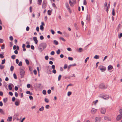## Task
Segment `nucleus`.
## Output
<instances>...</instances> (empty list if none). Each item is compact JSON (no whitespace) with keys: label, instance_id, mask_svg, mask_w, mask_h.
I'll use <instances>...</instances> for the list:
<instances>
[{"label":"nucleus","instance_id":"obj_11","mask_svg":"<svg viewBox=\"0 0 122 122\" xmlns=\"http://www.w3.org/2000/svg\"><path fill=\"white\" fill-rule=\"evenodd\" d=\"M105 120H107L110 121L111 120V118L110 117H108L107 116H105L104 117Z\"/></svg>","mask_w":122,"mask_h":122},{"label":"nucleus","instance_id":"obj_27","mask_svg":"<svg viewBox=\"0 0 122 122\" xmlns=\"http://www.w3.org/2000/svg\"><path fill=\"white\" fill-rule=\"evenodd\" d=\"M16 56L15 55H12L11 56V58L13 59H15V58Z\"/></svg>","mask_w":122,"mask_h":122},{"label":"nucleus","instance_id":"obj_5","mask_svg":"<svg viewBox=\"0 0 122 122\" xmlns=\"http://www.w3.org/2000/svg\"><path fill=\"white\" fill-rule=\"evenodd\" d=\"M107 4L106 2L105 3L104 5V7L105 9L106 10L107 13L108 12V9H109V8H108V6H107Z\"/></svg>","mask_w":122,"mask_h":122},{"label":"nucleus","instance_id":"obj_7","mask_svg":"<svg viewBox=\"0 0 122 122\" xmlns=\"http://www.w3.org/2000/svg\"><path fill=\"white\" fill-rule=\"evenodd\" d=\"M97 111L96 109L93 108L91 110V112L92 114H94L96 113Z\"/></svg>","mask_w":122,"mask_h":122},{"label":"nucleus","instance_id":"obj_26","mask_svg":"<svg viewBox=\"0 0 122 122\" xmlns=\"http://www.w3.org/2000/svg\"><path fill=\"white\" fill-rule=\"evenodd\" d=\"M12 117L11 116L10 117H9L8 119L7 120H8L9 119V121H11L12 120Z\"/></svg>","mask_w":122,"mask_h":122},{"label":"nucleus","instance_id":"obj_30","mask_svg":"<svg viewBox=\"0 0 122 122\" xmlns=\"http://www.w3.org/2000/svg\"><path fill=\"white\" fill-rule=\"evenodd\" d=\"M47 13L49 15H51V11L50 10H48L47 11Z\"/></svg>","mask_w":122,"mask_h":122},{"label":"nucleus","instance_id":"obj_62","mask_svg":"<svg viewBox=\"0 0 122 122\" xmlns=\"http://www.w3.org/2000/svg\"><path fill=\"white\" fill-rule=\"evenodd\" d=\"M15 98L14 97H13L12 98V101L13 102H14L15 101Z\"/></svg>","mask_w":122,"mask_h":122},{"label":"nucleus","instance_id":"obj_23","mask_svg":"<svg viewBox=\"0 0 122 122\" xmlns=\"http://www.w3.org/2000/svg\"><path fill=\"white\" fill-rule=\"evenodd\" d=\"M14 69V67L13 66H11L10 68V70L11 71H13Z\"/></svg>","mask_w":122,"mask_h":122},{"label":"nucleus","instance_id":"obj_47","mask_svg":"<svg viewBox=\"0 0 122 122\" xmlns=\"http://www.w3.org/2000/svg\"><path fill=\"white\" fill-rule=\"evenodd\" d=\"M67 10H68L69 12L71 13V10L70 9V7H69L68 8H67Z\"/></svg>","mask_w":122,"mask_h":122},{"label":"nucleus","instance_id":"obj_57","mask_svg":"<svg viewBox=\"0 0 122 122\" xmlns=\"http://www.w3.org/2000/svg\"><path fill=\"white\" fill-rule=\"evenodd\" d=\"M119 112L121 115H122V108L119 110Z\"/></svg>","mask_w":122,"mask_h":122},{"label":"nucleus","instance_id":"obj_55","mask_svg":"<svg viewBox=\"0 0 122 122\" xmlns=\"http://www.w3.org/2000/svg\"><path fill=\"white\" fill-rule=\"evenodd\" d=\"M52 72L55 74L56 73V70L55 69H53V70L52 71Z\"/></svg>","mask_w":122,"mask_h":122},{"label":"nucleus","instance_id":"obj_63","mask_svg":"<svg viewBox=\"0 0 122 122\" xmlns=\"http://www.w3.org/2000/svg\"><path fill=\"white\" fill-rule=\"evenodd\" d=\"M87 3L86 0H84L83 1V4L84 5H86V4Z\"/></svg>","mask_w":122,"mask_h":122},{"label":"nucleus","instance_id":"obj_38","mask_svg":"<svg viewBox=\"0 0 122 122\" xmlns=\"http://www.w3.org/2000/svg\"><path fill=\"white\" fill-rule=\"evenodd\" d=\"M69 0V4H70V5L71 6H73L72 3L71 2V1L70 0Z\"/></svg>","mask_w":122,"mask_h":122},{"label":"nucleus","instance_id":"obj_2","mask_svg":"<svg viewBox=\"0 0 122 122\" xmlns=\"http://www.w3.org/2000/svg\"><path fill=\"white\" fill-rule=\"evenodd\" d=\"M99 87L101 89H105L107 88V86H105L104 83H101Z\"/></svg>","mask_w":122,"mask_h":122},{"label":"nucleus","instance_id":"obj_33","mask_svg":"<svg viewBox=\"0 0 122 122\" xmlns=\"http://www.w3.org/2000/svg\"><path fill=\"white\" fill-rule=\"evenodd\" d=\"M25 61L26 64L27 65H29V61L27 59H26Z\"/></svg>","mask_w":122,"mask_h":122},{"label":"nucleus","instance_id":"obj_15","mask_svg":"<svg viewBox=\"0 0 122 122\" xmlns=\"http://www.w3.org/2000/svg\"><path fill=\"white\" fill-rule=\"evenodd\" d=\"M25 45L24 44H23L22 45V47L23 48V51H25L26 50L25 48Z\"/></svg>","mask_w":122,"mask_h":122},{"label":"nucleus","instance_id":"obj_39","mask_svg":"<svg viewBox=\"0 0 122 122\" xmlns=\"http://www.w3.org/2000/svg\"><path fill=\"white\" fill-rule=\"evenodd\" d=\"M13 76H14V78L15 79H17V77L16 76V74H15V73H14V74Z\"/></svg>","mask_w":122,"mask_h":122},{"label":"nucleus","instance_id":"obj_6","mask_svg":"<svg viewBox=\"0 0 122 122\" xmlns=\"http://www.w3.org/2000/svg\"><path fill=\"white\" fill-rule=\"evenodd\" d=\"M46 68L47 69V73L48 74H51V70L52 69L51 68H49V66H46Z\"/></svg>","mask_w":122,"mask_h":122},{"label":"nucleus","instance_id":"obj_3","mask_svg":"<svg viewBox=\"0 0 122 122\" xmlns=\"http://www.w3.org/2000/svg\"><path fill=\"white\" fill-rule=\"evenodd\" d=\"M99 68L102 72H104L106 70V68L102 65H101L99 66Z\"/></svg>","mask_w":122,"mask_h":122},{"label":"nucleus","instance_id":"obj_31","mask_svg":"<svg viewBox=\"0 0 122 122\" xmlns=\"http://www.w3.org/2000/svg\"><path fill=\"white\" fill-rule=\"evenodd\" d=\"M5 59H4L2 61L1 64H4L5 63Z\"/></svg>","mask_w":122,"mask_h":122},{"label":"nucleus","instance_id":"obj_8","mask_svg":"<svg viewBox=\"0 0 122 122\" xmlns=\"http://www.w3.org/2000/svg\"><path fill=\"white\" fill-rule=\"evenodd\" d=\"M122 118V116L120 115H118L116 118V120L117 121H119Z\"/></svg>","mask_w":122,"mask_h":122},{"label":"nucleus","instance_id":"obj_40","mask_svg":"<svg viewBox=\"0 0 122 122\" xmlns=\"http://www.w3.org/2000/svg\"><path fill=\"white\" fill-rule=\"evenodd\" d=\"M40 29L42 30H43L44 29V27L42 25H41L40 27Z\"/></svg>","mask_w":122,"mask_h":122},{"label":"nucleus","instance_id":"obj_14","mask_svg":"<svg viewBox=\"0 0 122 122\" xmlns=\"http://www.w3.org/2000/svg\"><path fill=\"white\" fill-rule=\"evenodd\" d=\"M13 84L12 83L9 84L8 86V88L10 90H11L12 89V86L13 85Z\"/></svg>","mask_w":122,"mask_h":122},{"label":"nucleus","instance_id":"obj_51","mask_svg":"<svg viewBox=\"0 0 122 122\" xmlns=\"http://www.w3.org/2000/svg\"><path fill=\"white\" fill-rule=\"evenodd\" d=\"M49 58L48 56H46L45 57V59L46 60H47Z\"/></svg>","mask_w":122,"mask_h":122},{"label":"nucleus","instance_id":"obj_19","mask_svg":"<svg viewBox=\"0 0 122 122\" xmlns=\"http://www.w3.org/2000/svg\"><path fill=\"white\" fill-rule=\"evenodd\" d=\"M44 107L43 106L41 107L39 109V111H42L44 110Z\"/></svg>","mask_w":122,"mask_h":122},{"label":"nucleus","instance_id":"obj_22","mask_svg":"<svg viewBox=\"0 0 122 122\" xmlns=\"http://www.w3.org/2000/svg\"><path fill=\"white\" fill-rule=\"evenodd\" d=\"M94 58L96 59H98L99 58V56L98 55H96L94 57Z\"/></svg>","mask_w":122,"mask_h":122},{"label":"nucleus","instance_id":"obj_12","mask_svg":"<svg viewBox=\"0 0 122 122\" xmlns=\"http://www.w3.org/2000/svg\"><path fill=\"white\" fill-rule=\"evenodd\" d=\"M104 99L106 100H107L109 98V96L107 95H104Z\"/></svg>","mask_w":122,"mask_h":122},{"label":"nucleus","instance_id":"obj_37","mask_svg":"<svg viewBox=\"0 0 122 122\" xmlns=\"http://www.w3.org/2000/svg\"><path fill=\"white\" fill-rule=\"evenodd\" d=\"M61 75H59L58 78V81H59L60 79H61Z\"/></svg>","mask_w":122,"mask_h":122},{"label":"nucleus","instance_id":"obj_18","mask_svg":"<svg viewBox=\"0 0 122 122\" xmlns=\"http://www.w3.org/2000/svg\"><path fill=\"white\" fill-rule=\"evenodd\" d=\"M54 44L56 45H58V42L56 40H55L54 41Z\"/></svg>","mask_w":122,"mask_h":122},{"label":"nucleus","instance_id":"obj_36","mask_svg":"<svg viewBox=\"0 0 122 122\" xmlns=\"http://www.w3.org/2000/svg\"><path fill=\"white\" fill-rule=\"evenodd\" d=\"M52 6L53 7H54V8L56 9L57 7L56 6L55 4L54 3H53L52 4Z\"/></svg>","mask_w":122,"mask_h":122},{"label":"nucleus","instance_id":"obj_56","mask_svg":"<svg viewBox=\"0 0 122 122\" xmlns=\"http://www.w3.org/2000/svg\"><path fill=\"white\" fill-rule=\"evenodd\" d=\"M51 92V91L50 89H49L48 90L47 92L48 94H50Z\"/></svg>","mask_w":122,"mask_h":122},{"label":"nucleus","instance_id":"obj_20","mask_svg":"<svg viewBox=\"0 0 122 122\" xmlns=\"http://www.w3.org/2000/svg\"><path fill=\"white\" fill-rule=\"evenodd\" d=\"M3 101L4 102L6 103L7 101V98H4L3 99Z\"/></svg>","mask_w":122,"mask_h":122},{"label":"nucleus","instance_id":"obj_59","mask_svg":"<svg viewBox=\"0 0 122 122\" xmlns=\"http://www.w3.org/2000/svg\"><path fill=\"white\" fill-rule=\"evenodd\" d=\"M10 40L11 41H12L13 40V38L12 36H10Z\"/></svg>","mask_w":122,"mask_h":122},{"label":"nucleus","instance_id":"obj_61","mask_svg":"<svg viewBox=\"0 0 122 122\" xmlns=\"http://www.w3.org/2000/svg\"><path fill=\"white\" fill-rule=\"evenodd\" d=\"M30 84H28L27 85V87L28 88H30Z\"/></svg>","mask_w":122,"mask_h":122},{"label":"nucleus","instance_id":"obj_35","mask_svg":"<svg viewBox=\"0 0 122 122\" xmlns=\"http://www.w3.org/2000/svg\"><path fill=\"white\" fill-rule=\"evenodd\" d=\"M15 104L16 106H18L19 105V104L18 102L16 101L15 102Z\"/></svg>","mask_w":122,"mask_h":122},{"label":"nucleus","instance_id":"obj_9","mask_svg":"<svg viewBox=\"0 0 122 122\" xmlns=\"http://www.w3.org/2000/svg\"><path fill=\"white\" fill-rule=\"evenodd\" d=\"M95 120L96 122H99L101 120V118L100 117H96L95 118Z\"/></svg>","mask_w":122,"mask_h":122},{"label":"nucleus","instance_id":"obj_21","mask_svg":"<svg viewBox=\"0 0 122 122\" xmlns=\"http://www.w3.org/2000/svg\"><path fill=\"white\" fill-rule=\"evenodd\" d=\"M78 51L79 52H81L83 51V49L82 48H79V49L78 50Z\"/></svg>","mask_w":122,"mask_h":122},{"label":"nucleus","instance_id":"obj_16","mask_svg":"<svg viewBox=\"0 0 122 122\" xmlns=\"http://www.w3.org/2000/svg\"><path fill=\"white\" fill-rule=\"evenodd\" d=\"M113 68V66L111 65H109L108 67V70H111Z\"/></svg>","mask_w":122,"mask_h":122},{"label":"nucleus","instance_id":"obj_41","mask_svg":"<svg viewBox=\"0 0 122 122\" xmlns=\"http://www.w3.org/2000/svg\"><path fill=\"white\" fill-rule=\"evenodd\" d=\"M4 54H0V57L1 58H3L4 57V56L3 55Z\"/></svg>","mask_w":122,"mask_h":122},{"label":"nucleus","instance_id":"obj_4","mask_svg":"<svg viewBox=\"0 0 122 122\" xmlns=\"http://www.w3.org/2000/svg\"><path fill=\"white\" fill-rule=\"evenodd\" d=\"M106 109L104 107H102L101 109V112L103 114H104L106 112Z\"/></svg>","mask_w":122,"mask_h":122},{"label":"nucleus","instance_id":"obj_60","mask_svg":"<svg viewBox=\"0 0 122 122\" xmlns=\"http://www.w3.org/2000/svg\"><path fill=\"white\" fill-rule=\"evenodd\" d=\"M40 38L41 40H42L44 39V37L42 36H41L40 37Z\"/></svg>","mask_w":122,"mask_h":122},{"label":"nucleus","instance_id":"obj_42","mask_svg":"<svg viewBox=\"0 0 122 122\" xmlns=\"http://www.w3.org/2000/svg\"><path fill=\"white\" fill-rule=\"evenodd\" d=\"M72 93L71 92H68L67 93V96H69L70 95H71Z\"/></svg>","mask_w":122,"mask_h":122},{"label":"nucleus","instance_id":"obj_58","mask_svg":"<svg viewBox=\"0 0 122 122\" xmlns=\"http://www.w3.org/2000/svg\"><path fill=\"white\" fill-rule=\"evenodd\" d=\"M9 94L11 96H12L13 95V93L11 92H10L9 93Z\"/></svg>","mask_w":122,"mask_h":122},{"label":"nucleus","instance_id":"obj_17","mask_svg":"<svg viewBox=\"0 0 122 122\" xmlns=\"http://www.w3.org/2000/svg\"><path fill=\"white\" fill-rule=\"evenodd\" d=\"M0 113L3 114H5L4 112L2 109H0Z\"/></svg>","mask_w":122,"mask_h":122},{"label":"nucleus","instance_id":"obj_52","mask_svg":"<svg viewBox=\"0 0 122 122\" xmlns=\"http://www.w3.org/2000/svg\"><path fill=\"white\" fill-rule=\"evenodd\" d=\"M51 31L52 34L53 35L54 34H55V32L53 30H51Z\"/></svg>","mask_w":122,"mask_h":122},{"label":"nucleus","instance_id":"obj_24","mask_svg":"<svg viewBox=\"0 0 122 122\" xmlns=\"http://www.w3.org/2000/svg\"><path fill=\"white\" fill-rule=\"evenodd\" d=\"M38 4L40 5H41L42 1V0H38Z\"/></svg>","mask_w":122,"mask_h":122},{"label":"nucleus","instance_id":"obj_34","mask_svg":"<svg viewBox=\"0 0 122 122\" xmlns=\"http://www.w3.org/2000/svg\"><path fill=\"white\" fill-rule=\"evenodd\" d=\"M46 4L45 3V2L43 1L42 3V7L43 8L44 7H46Z\"/></svg>","mask_w":122,"mask_h":122},{"label":"nucleus","instance_id":"obj_13","mask_svg":"<svg viewBox=\"0 0 122 122\" xmlns=\"http://www.w3.org/2000/svg\"><path fill=\"white\" fill-rule=\"evenodd\" d=\"M41 45L43 46L44 48H46V44L45 43H42L41 44Z\"/></svg>","mask_w":122,"mask_h":122},{"label":"nucleus","instance_id":"obj_48","mask_svg":"<svg viewBox=\"0 0 122 122\" xmlns=\"http://www.w3.org/2000/svg\"><path fill=\"white\" fill-rule=\"evenodd\" d=\"M89 59V57H88L87 58H86L85 59V63H86L87 61V60Z\"/></svg>","mask_w":122,"mask_h":122},{"label":"nucleus","instance_id":"obj_53","mask_svg":"<svg viewBox=\"0 0 122 122\" xmlns=\"http://www.w3.org/2000/svg\"><path fill=\"white\" fill-rule=\"evenodd\" d=\"M67 67V65L66 64H65L64 65V69H66V68Z\"/></svg>","mask_w":122,"mask_h":122},{"label":"nucleus","instance_id":"obj_43","mask_svg":"<svg viewBox=\"0 0 122 122\" xmlns=\"http://www.w3.org/2000/svg\"><path fill=\"white\" fill-rule=\"evenodd\" d=\"M68 58L69 60L72 61L73 60V58L72 57H69Z\"/></svg>","mask_w":122,"mask_h":122},{"label":"nucleus","instance_id":"obj_46","mask_svg":"<svg viewBox=\"0 0 122 122\" xmlns=\"http://www.w3.org/2000/svg\"><path fill=\"white\" fill-rule=\"evenodd\" d=\"M45 102H46L48 103L49 102V100L47 98H45Z\"/></svg>","mask_w":122,"mask_h":122},{"label":"nucleus","instance_id":"obj_25","mask_svg":"<svg viewBox=\"0 0 122 122\" xmlns=\"http://www.w3.org/2000/svg\"><path fill=\"white\" fill-rule=\"evenodd\" d=\"M71 77V76L68 77L67 76H66L64 77L65 79H69Z\"/></svg>","mask_w":122,"mask_h":122},{"label":"nucleus","instance_id":"obj_29","mask_svg":"<svg viewBox=\"0 0 122 122\" xmlns=\"http://www.w3.org/2000/svg\"><path fill=\"white\" fill-rule=\"evenodd\" d=\"M112 15H113L114 16L115 15V12L114 11V9H112Z\"/></svg>","mask_w":122,"mask_h":122},{"label":"nucleus","instance_id":"obj_54","mask_svg":"<svg viewBox=\"0 0 122 122\" xmlns=\"http://www.w3.org/2000/svg\"><path fill=\"white\" fill-rule=\"evenodd\" d=\"M122 36V33H120L119 35H118V37L120 38Z\"/></svg>","mask_w":122,"mask_h":122},{"label":"nucleus","instance_id":"obj_32","mask_svg":"<svg viewBox=\"0 0 122 122\" xmlns=\"http://www.w3.org/2000/svg\"><path fill=\"white\" fill-rule=\"evenodd\" d=\"M4 68V66L3 65H0V68L1 69H3Z\"/></svg>","mask_w":122,"mask_h":122},{"label":"nucleus","instance_id":"obj_44","mask_svg":"<svg viewBox=\"0 0 122 122\" xmlns=\"http://www.w3.org/2000/svg\"><path fill=\"white\" fill-rule=\"evenodd\" d=\"M22 62L21 61H20L19 62V63L18 64V66H22Z\"/></svg>","mask_w":122,"mask_h":122},{"label":"nucleus","instance_id":"obj_28","mask_svg":"<svg viewBox=\"0 0 122 122\" xmlns=\"http://www.w3.org/2000/svg\"><path fill=\"white\" fill-rule=\"evenodd\" d=\"M42 93L44 95H46V90H43L42 91Z\"/></svg>","mask_w":122,"mask_h":122},{"label":"nucleus","instance_id":"obj_10","mask_svg":"<svg viewBox=\"0 0 122 122\" xmlns=\"http://www.w3.org/2000/svg\"><path fill=\"white\" fill-rule=\"evenodd\" d=\"M33 39L34 41L35 42V44H37L38 42V41L37 40V38L36 37H34L33 38Z\"/></svg>","mask_w":122,"mask_h":122},{"label":"nucleus","instance_id":"obj_45","mask_svg":"<svg viewBox=\"0 0 122 122\" xmlns=\"http://www.w3.org/2000/svg\"><path fill=\"white\" fill-rule=\"evenodd\" d=\"M60 39L64 41L65 42L66 41V40L63 37H61L60 38Z\"/></svg>","mask_w":122,"mask_h":122},{"label":"nucleus","instance_id":"obj_64","mask_svg":"<svg viewBox=\"0 0 122 122\" xmlns=\"http://www.w3.org/2000/svg\"><path fill=\"white\" fill-rule=\"evenodd\" d=\"M67 50L69 51H71L72 50L70 48H67Z\"/></svg>","mask_w":122,"mask_h":122},{"label":"nucleus","instance_id":"obj_49","mask_svg":"<svg viewBox=\"0 0 122 122\" xmlns=\"http://www.w3.org/2000/svg\"><path fill=\"white\" fill-rule=\"evenodd\" d=\"M33 72H34V74L35 75H36L37 74V71L36 70H34L33 71Z\"/></svg>","mask_w":122,"mask_h":122},{"label":"nucleus","instance_id":"obj_1","mask_svg":"<svg viewBox=\"0 0 122 122\" xmlns=\"http://www.w3.org/2000/svg\"><path fill=\"white\" fill-rule=\"evenodd\" d=\"M25 71H24V68L22 67L20 69V74L21 76L20 77L21 78L24 77L25 75Z\"/></svg>","mask_w":122,"mask_h":122},{"label":"nucleus","instance_id":"obj_50","mask_svg":"<svg viewBox=\"0 0 122 122\" xmlns=\"http://www.w3.org/2000/svg\"><path fill=\"white\" fill-rule=\"evenodd\" d=\"M5 48V45L4 44H3L1 46V48L2 49H4Z\"/></svg>","mask_w":122,"mask_h":122}]
</instances>
